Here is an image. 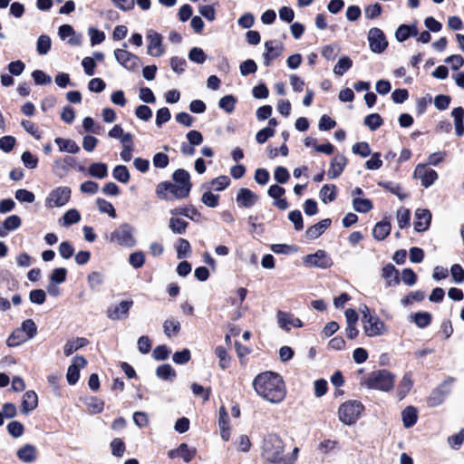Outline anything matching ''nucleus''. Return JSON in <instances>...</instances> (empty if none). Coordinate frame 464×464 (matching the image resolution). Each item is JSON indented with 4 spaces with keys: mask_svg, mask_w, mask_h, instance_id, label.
I'll return each instance as SVG.
<instances>
[{
    "mask_svg": "<svg viewBox=\"0 0 464 464\" xmlns=\"http://www.w3.org/2000/svg\"><path fill=\"white\" fill-rule=\"evenodd\" d=\"M51 45H52V41L48 35H46V34L40 35L37 40V44H36L37 53L41 55L46 54L50 51Z\"/></svg>",
    "mask_w": 464,
    "mask_h": 464,
    "instance_id": "nucleus-47",
    "label": "nucleus"
},
{
    "mask_svg": "<svg viewBox=\"0 0 464 464\" xmlns=\"http://www.w3.org/2000/svg\"><path fill=\"white\" fill-rule=\"evenodd\" d=\"M72 190L69 187L61 186L53 189L45 198L47 208H61L66 205L71 198Z\"/></svg>",
    "mask_w": 464,
    "mask_h": 464,
    "instance_id": "nucleus-8",
    "label": "nucleus"
},
{
    "mask_svg": "<svg viewBox=\"0 0 464 464\" xmlns=\"http://www.w3.org/2000/svg\"><path fill=\"white\" fill-rule=\"evenodd\" d=\"M80 220H81L80 212L75 208H71L63 214L60 222H62L63 226L68 227V226L78 223Z\"/></svg>",
    "mask_w": 464,
    "mask_h": 464,
    "instance_id": "nucleus-40",
    "label": "nucleus"
},
{
    "mask_svg": "<svg viewBox=\"0 0 464 464\" xmlns=\"http://www.w3.org/2000/svg\"><path fill=\"white\" fill-rule=\"evenodd\" d=\"M253 388L261 398L272 404L282 402L286 395L283 378L273 372L259 373L253 381Z\"/></svg>",
    "mask_w": 464,
    "mask_h": 464,
    "instance_id": "nucleus-1",
    "label": "nucleus"
},
{
    "mask_svg": "<svg viewBox=\"0 0 464 464\" xmlns=\"http://www.w3.org/2000/svg\"><path fill=\"white\" fill-rule=\"evenodd\" d=\"M382 124V119L378 113H372L364 118V125L371 130H377Z\"/></svg>",
    "mask_w": 464,
    "mask_h": 464,
    "instance_id": "nucleus-53",
    "label": "nucleus"
},
{
    "mask_svg": "<svg viewBox=\"0 0 464 464\" xmlns=\"http://www.w3.org/2000/svg\"><path fill=\"white\" fill-rule=\"evenodd\" d=\"M87 343L88 341L85 338H76L67 341L63 346V353L65 356H70L80 348L85 346Z\"/></svg>",
    "mask_w": 464,
    "mask_h": 464,
    "instance_id": "nucleus-33",
    "label": "nucleus"
},
{
    "mask_svg": "<svg viewBox=\"0 0 464 464\" xmlns=\"http://www.w3.org/2000/svg\"><path fill=\"white\" fill-rule=\"evenodd\" d=\"M18 459L25 463H31L36 459V448L34 445L26 444L17 450Z\"/></svg>",
    "mask_w": 464,
    "mask_h": 464,
    "instance_id": "nucleus-27",
    "label": "nucleus"
},
{
    "mask_svg": "<svg viewBox=\"0 0 464 464\" xmlns=\"http://www.w3.org/2000/svg\"><path fill=\"white\" fill-rule=\"evenodd\" d=\"M172 178H173V180L175 181V184H178L179 186H187L188 188V192L190 191V188H191V184L189 181L190 176L187 170L179 169L173 173Z\"/></svg>",
    "mask_w": 464,
    "mask_h": 464,
    "instance_id": "nucleus-39",
    "label": "nucleus"
},
{
    "mask_svg": "<svg viewBox=\"0 0 464 464\" xmlns=\"http://www.w3.org/2000/svg\"><path fill=\"white\" fill-rule=\"evenodd\" d=\"M188 227V223L184 219L178 218L177 216H172L169 220V228L174 234H185Z\"/></svg>",
    "mask_w": 464,
    "mask_h": 464,
    "instance_id": "nucleus-30",
    "label": "nucleus"
},
{
    "mask_svg": "<svg viewBox=\"0 0 464 464\" xmlns=\"http://www.w3.org/2000/svg\"><path fill=\"white\" fill-rule=\"evenodd\" d=\"M156 375L160 379L172 381L176 377V372L171 365L162 364L156 369Z\"/></svg>",
    "mask_w": 464,
    "mask_h": 464,
    "instance_id": "nucleus-41",
    "label": "nucleus"
},
{
    "mask_svg": "<svg viewBox=\"0 0 464 464\" xmlns=\"http://www.w3.org/2000/svg\"><path fill=\"white\" fill-rule=\"evenodd\" d=\"M368 41L370 49L376 53H382L388 45L384 34L381 29L376 27L370 29Z\"/></svg>",
    "mask_w": 464,
    "mask_h": 464,
    "instance_id": "nucleus-14",
    "label": "nucleus"
},
{
    "mask_svg": "<svg viewBox=\"0 0 464 464\" xmlns=\"http://www.w3.org/2000/svg\"><path fill=\"white\" fill-rule=\"evenodd\" d=\"M319 198L325 204L334 201L336 198V187L334 185H324L319 192Z\"/></svg>",
    "mask_w": 464,
    "mask_h": 464,
    "instance_id": "nucleus-37",
    "label": "nucleus"
},
{
    "mask_svg": "<svg viewBox=\"0 0 464 464\" xmlns=\"http://www.w3.org/2000/svg\"><path fill=\"white\" fill-rule=\"evenodd\" d=\"M148 41L147 53L152 57H160L165 53L163 37L154 30H148L146 33Z\"/></svg>",
    "mask_w": 464,
    "mask_h": 464,
    "instance_id": "nucleus-10",
    "label": "nucleus"
},
{
    "mask_svg": "<svg viewBox=\"0 0 464 464\" xmlns=\"http://www.w3.org/2000/svg\"><path fill=\"white\" fill-rule=\"evenodd\" d=\"M112 177L121 183H128L130 180V172L126 166L118 165L112 170Z\"/></svg>",
    "mask_w": 464,
    "mask_h": 464,
    "instance_id": "nucleus-44",
    "label": "nucleus"
},
{
    "mask_svg": "<svg viewBox=\"0 0 464 464\" xmlns=\"http://www.w3.org/2000/svg\"><path fill=\"white\" fill-rule=\"evenodd\" d=\"M395 376L387 370H377L372 372L361 380V384L367 389L378 390L388 392L392 390Z\"/></svg>",
    "mask_w": 464,
    "mask_h": 464,
    "instance_id": "nucleus-3",
    "label": "nucleus"
},
{
    "mask_svg": "<svg viewBox=\"0 0 464 464\" xmlns=\"http://www.w3.org/2000/svg\"><path fill=\"white\" fill-rule=\"evenodd\" d=\"M362 323L363 332L369 337L381 336L386 332L385 324L377 315L362 320Z\"/></svg>",
    "mask_w": 464,
    "mask_h": 464,
    "instance_id": "nucleus-12",
    "label": "nucleus"
},
{
    "mask_svg": "<svg viewBox=\"0 0 464 464\" xmlns=\"http://www.w3.org/2000/svg\"><path fill=\"white\" fill-rule=\"evenodd\" d=\"M382 166V160H381V153L375 152L372 154L370 160H368L365 163V167L370 170L379 169Z\"/></svg>",
    "mask_w": 464,
    "mask_h": 464,
    "instance_id": "nucleus-62",
    "label": "nucleus"
},
{
    "mask_svg": "<svg viewBox=\"0 0 464 464\" xmlns=\"http://www.w3.org/2000/svg\"><path fill=\"white\" fill-rule=\"evenodd\" d=\"M451 116L454 119L455 133L458 137L464 134V110L462 107L454 108L451 111Z\"/></svg>",
    "mask_w": 464,
    "mask_h": 464,
    "instance_id": "nucleus-29",
    "label": "nucleus"
},
{
    "mask_svg": "<svg viewBox=\"0 0 464 464\" xmlns=\"http://www.w3.org/2000/svg\"><path fill=\"white\" fill-rule=\"evenodd\" d=\"M454 379L453 378H448L445 380L441 384H440L437 388H435L429 399H428V404L430 407H437L440 404H441L446 397L450 393V387L453 383Z\"/></svg>",
    "mask_w": 464,
    "mask_h": 464,
    "instance_id": "nucleus-11",
    "label": "nucleus"
},
{
    "mask_svg": "<svg viewBox=\"0 0 464 464\" xmlns=\"http://www.w3.org/2000/svg\"><path fill=\"white\" fill-rule=\"evenodd\" d=\"M285 445L280 437L276 434H267L261 445L262 458L273 464H295L297 459L299 449L294 448L291 454H284Z\"/></svg>",
    "mask_w": 464,
    "mask_h": 464,
    "instance_id": "nucleus-2",
    "label": "nucleus"
},
{
    "mask_svg": "<svg viewBox=\"0 0 464 464\" xmlns=\"http://www.w3.org/2000/svg\"><path fill=\"white\" fill-rule=\"evenodd\" d=\"M276 318L279 327L286 332H289L293 327L300 328L303 326L302 321L299 318L295 317L291 313L278 311Z\"/></svg>",
    "mask_w": 464,
    "mask_h": 464,
    "instance_id": "nucleus-15",
    "label": "nucleus"
},
{
    "mask_svg": "<svg viewBox=\"0 0 464 464\" xmlns=\"http://www.w3.org/2000/svg\"><path fill=\"white\" fill-rule=\"evenodd\" d=\"M88 173L93 178L102 179L108 176V167L105 163L95 162L89 166Z\"/></svg>",
    "mask_w": 464,
    "mask_h": 464,
    "instance_id": "nucleus-31",
    "label": "nucleus"
},
{
    "mask_svg": "<svg viewBox=\"0 0 464 464\" xmlns=\"http://www.w3.org/2000/svg\"><path fill=\"white\" fill-rule=\"evenodd\" d=\"M96 204H97V207H98V209L100 210V212L106 213L111 218L116 217L115 208L112 206V204L110 203L109 201H107L103 198H98L96 201Z\"/></svg>",
    "mask_w": 464,
    "mask_h": 464,
    "instance_id": "nucleus-55",
    "label": "nucleus"
},
{
    "mask_svg": "<svg viewBox=\"0 0 464 464\" xmlns=\"http://www.w3.org/2000/svg\"><path fill=\"white\" fill-rule=\"evenodd\" d=\"M237 100L231 95H226L222 97L218 102V106L220 109L224 110L227 113H231L235 110Z\"/></svg>",
    "mask_w": 464,
    "mask_h": 464,
    "instance_id": "nucleus-49",
    "label": "nucleus"
},
{
    "mask_svg": "<svg viewBox=\"0 0 464 464\" xmlns=\"http://www.w3.org/2000/svg\"><path fill=\"white\" fill-rule=\"evenodd\" d=\"M303 263L305 266L322 269L328 268L333 265L331 257L324 250H317L314 254L304 256Z\"/></svg>",
    "mask_w": 464,
    "mask_h": 464,
    "instance_id": "nucleus-9",
    "label": "nucleus"
},
{
    "mask_svg": "<svg viewBox=\"0 0 464 464\" xmlns=\"http://www.w3.org/2000/svg\"><path fill=\"white\" fill-rule=\"evenodd\" d=\"M38 405V397L37 394L34 391H27L22 400L21 407L22 411L24 414L34 410Z\"/></svg>",
    "mask_w": 464,
    "mask_h": 464,
    "instance_id": "nucleus-24",
    "label": "nucleus"
},
{
    "mask_svg": "<svg viewBox=\"0 0 464 464\" xmlns=\"http://www.w3.org/2000/svg\"><path fill=\"white\" fill-rule=\"evenodd\" d=\"M152 162L155 168L164 169L169 165V156L164 152H158L154 155Z\"/></svg>",
    "mask_w": 464,
    "mask_h": 464,
    "instance_id": "nucleus-63",
    "label": "nucleus"
},
{
    "mask_svg": "<svg viewBox=\"0 0 464 464\" xmlns=\"http://www.w3.org/2000/svg\"><path fill=\"white\" fill-rule=\"evenodd\" d=\"M54 142L58 145L59 150L62 152H67L76 154L80 151L78 144L70 139L56 138Z\"/></svg>",
    "mask_w": 464,
    "mask_h": 464,
    "instance_id": "nucleus-28",
    "label": "nucleus"
},
{
    "mask_svg": "<svg viewBox=\"0 0 464 464\" xmlns=\"http://www.w3.org/2000/svg\"><path fill=\"white\" fill-rule=\"evenodd\" d=\"M411 26L407 24H401L397 28L395 32V37L399 42H404L411 36Z\"/></svg>",
    "mask_w": 464,
    "mask_h": 464,
    "instance_id": "nucleus-64",
    "label": "nucleus"
},
{
    "mask_svg": "<svg viewBox=\"0 0 464 464\" xmlns=\"http://www.w3.org/2000/svg\"><path fill=\"white\" fill-rule=\"evenodd\" d=\"M382 277L386 281V286H395L399 284V272L392 264L386 265L382 270Z\"/></svg>",
    "mask_w": 464,
    "mask_h": 464,
    "instance_id": "nucleus-22",
    "label": "nucleus"
},
{
    "mask_svg": "<svg viewBox=\"0 0 464 464\" xmlns=\"http://www.w3.org/2000/svg\"><path fill=\"white\" fill-rule=\"evenodd\" d=\"M135 228L128 223L120 225L110 236V241L124 247H133L137 244Z\"/></svg>",
    "mask_w": 464,
    "mask_h": 464,
    "instance_id": "nucleus-6",
    "label": "nucleus"
},
{
    "mask_svg": "<svg viewBox=\"0 0 464 464\" xmlns=\"http://www.w3.org/2000/svg\"><path fill=\"white\" fill-rule=\"evenodd\" d=\"M131 305V301H121L115 307L108 309V317L112 320H120L128 314Z\"/></svg>",
    "mask_w": 464,
    "mask_h": 464,
    "instance_id": "nucleus-23",
    "label": "nucleus"
},
{
    "mask_svg": "<svg viewBox=\"0 0 464 464\" xmlns=\"http://www.w3.org/2000/svg\"><path fill=\"white\" fill-rule=\"evenodd\" d=\"M239 69L240 73L243 76H246L247 74L256 72L257 70V65L254 60L248 59L240 64Z\"/></svg>",
    "mask_w": 464,
    "mask_h": 464,
    "instance_id": "nucleus-60",
    "label": "nucleus"
},
{
    "mask_svg": "<svg viewBox=\"0 0 464 464\" xmlns=\"http://www.w3.org/2000/svg\"><path fill=\"white\" fill-rule=\"evenodd\" d=\"M188 58L190 61L201 64L206 61V54L201 48L193 47L189 51Z\"/></svg>",
    "mask_w": 464,
    "mask_h": 464,
    "instance_id": "nucleus-59",
    "label": "nucleus"
},
{
    "mask_svg": "<svg viewBox=\"0 0 464 464\" xmlns=\"http://www.w3.org/2000/svg\"><path fill=\"white\" fill-rule=\"evenodd\" d=\"M105 276L98 271H93L87 276L89 287L92 291H97L104 284Z\"/></svg>",
    "mask_w": 464,
    "mask_h": 464,
    "instance_id": "nucleus-34",
    "label": "nucleus"
},
{
    "mask_svg": "<svg viewBox=\"0 0 464 464\" xmlns=\"http://www.w3.org/2000/svg\"><path fill=\"white\" fill-rule=\"evenodd\" d=\"M110 447L111 454L118 458L122 457L126 450L123 440L120 438L113 439L110 444Z\"/></svg>",
    "mask_w": 464,
    "mask_h": 464,
    "instance_id": "nucleus-51",
    "label": "nucleus"
},
{
    "mask_svg": "<svg viewBox=\"0 0 464 464\" xmlns=\"http://www.w3.org/2000/svg\"><path fill=\"white\" fill-rule=\"evenodd\" d=\"M382 11V5L378 3L368 5L364 8V14L368 19H374L381 15Z\"/></svg>",
    "mask_w": 464,
    "mask_h": 464,
    "instance_id": "nucleus-61",
    "label": "nucleus"
},
{
    "mask_svg": "<svg viewBox=\"0 0 464 464\" xmlns=\"http://www.w3.org/2000/svg\"><path fill=\"white\" fill-rule=\"evenodd\" d=\"M352 60L348 56H343L334 65V72L336 75L342 76L346 71H348L352 67Z\"/></svg>",
    "mask_w": 464,
    "mask_h": 464,
    "instance_id": "nucleus-46",
    "label": "nucleus"
},
{
    "mask_svg": "<svg viewBox=\"0 0 464 464\" xmlns=\"http://www.w3.org/2000/svg\"><path fill=\"white\" fill-rule=\"evenodd\" d=\"M86 406L92 414H97L102 411L104 402L96 397H91L86 400Z\"/></svg>",
    "mask_w": 464,
    "mask_h": 464,
    "instance_id": "nucleus-54",
    "label": "nucleus"
},
{
    "mask_svg": "<svg viewBox=\"0 0 464 464\" xmlns=\"http://www.w3.org/2000/svg\"><path fill=\"white\" fill-rule=\"evenodd\" d=\"M187 186H179L170 181H163L157 185L156 195L164 200L181 199L188 196Z\"/></svg>",
    "mask_w": 464,
    "mask_h": 464,
    "instance_id": "nucleus-5",
    "label": "nucleus"
},
{
    "mask_svg": "<svg viewBox=\"0 0 464 464\" xmlns=\"http://www.w3.org/2000/svg\"><path fill=\"white\" fill-rule=\"evenodd\" d=\"M18 330H21V334H25L27 340L33 339L37 334V326L32 319L24 320Z\"/></svg>",
    "mask_w": 464,
    "mask_h": 464,
    "instance_id": "nucleus-42",
    "label": "nucleus"
},
{
    "mask_svg": "<svg viewBox=\"0 0 464 464\" xmlns=\"http://www.w3.org/2000/svg\"><path fill=\"white\" fill-rule=\"evenodd\" d=\"M353 208L357 212L367 213L372 208V204L370 199L354 198L353 200Z\"/></svg>",
    "mask_w": 464,
    "mask_h": 464,
    "instance_id": "nucleus-48",
    "label": "nucleus"
},
{
    "mask_svg": "<svg viewBox=\"0 0 464 464\" xmlns=\"http://www.w3.org/2000/svg\"><path fill=\"white\" fill-rule=\"evenodd\" d=\"M237 203L240 208H249L258 200V196L246 188H239L237 194Z\"/></svg>",
    "mask_w": 464,
    "mask_h": 464,
    "instance_id": "nucleus-18",
    "label": "nucleus"
},
{
    "mask_svg": "<svg viewBox=\"0 0 464 464\" xmlns=\"http://www.w3.org/2000/svg\"><path fill=\"white\" fill-rule=\"evenodd\" d=\"M391 233V224L388 221L382 220L378 222L372 230V235L375 239L383 240Z\"/></svg>",
    "mask_w": 464,
    "mask_h": 464,
    "instance_id": "nucleus-32",
    "label": "nucleus"
},
{
    "mask_svg": "<svg viewBox=\"0 0 464 464\" xmlns=\"http://www.w3.org/2000/svg\"><path fill=\"white\" fill-rule=\"evenodd\" d=\"M163 330L168 337L177 335L180 330V324L177 319H168L163 324Z\"/></svg>",
    "mask_w": 464,
    "mask_h": 464,
    "instance_id": "nucleus-43",
    "label": "nucleus"
},
{
    "mask_svg": "<svg viewBox=\"0 0 464 464\" xmlns=\"http://www.w3.org/2000/svg\"><path fill=\"white\" fill-rule=\"evenodd\" d=\"M331 225V219L324 218L306 230V236L310 239L319 237Z\"/></svg>",
    "mask_w": 464,
    "mask_h": 464,
    "instance_id": "nucleus-26",
    "label": "nucleus"
},
{
    "mask_svg": "<svg viewBox=\"0 0 464 464\" xmlns=\"http://www.w3.org/2000/svg\"><path fill=\"white\" fill-rule=\"evenodd\" d=\"M347 160L343 155L335 156L330 164V169L327 171V176L329 179H334L338 178L342 172L343 171L346 166Z\"/></svg>",
    "mask_w": 464,
    "mask_h": 464,
    "instance_id": "nucleus-20",
    "label": "nucleus"
},
{
    "mask_svg": "<svg viewBox=\"0 0 464 464\" xmlns=\"http://www.w3.org/2000/svg\"><path fill=\"white\" fill-rule=\"evenodd\" d=\"M21 226V218L17 215H12L0 224V237L7 236L8 231L15 230Z\"/></svg>",
    "mask_w": 464,
    "mask_h": 464,
    "instance_id": "nucleus-25",
    "label": "nucleus"
},
{
    "mask_svg": "<svg viewBox=\"0 0 464 464\" xmlns=\"http://www.w3.org/2000/svg\"><path fill=\"white\" fill-rule=\"evenodd\" d=\"M122 46L123 48L115 49L113 52L116 61L128 71H138L140 66V59L126 50L127 44L125 43Z\"/></svg>",
    "mask_w": 464,
    "mask_h": 464,
    "instance_id": "nucleus-7",
    "label": "nucleus"
},
{
    "mask_svg": "<svg viewBox=\"0 0 464 464\" xmlns=\"http://www.w3.org/2000/svg\"><path fill=\"white\" fill-rule=\"evenodd\" d=\"M412 385H413V382L411 380V374L410 373L404 374V376L401 378V381L399 388H398V392H397L398 398L400 400H402L409 393V392L412 388Z\"/></svg>",
    "mask_w": 464,
    "mask_h": 464,
    "instance_id": "nucleus-36",
    "label": "nucleus"
},
{
    "mask_svg": "<svg viewBox=\"0 0 464 464\" xmlns=\"http://www.w3.org/2000/svg\"><path fill=\"white\" fill-rule=\"evenodd\" d=\"M431 221V213L425 208H418L415 211L414 228L418 232L426 231Z\"/></svg>",
    "mask_w": 464,
    "mask_h": 464,
    "instance_id": "nucleus-19",
    "label": "nucleus"
},
{
    "mask_svg": "<svg viewBox=\"0 0 464 464\" xmlns=\"http://www.w3.org/2000/svg\"><path fill=\"white\" fill-rule=\"evenodd\" d=\"M364 407L362 403L356 400H351L343 402L338 409L339 420L344 425L355 423L361 417Z\"/></svg>",
    "mask_w": 464,
    "mask_h": 464,
    "instance_id": "nucleus-4",
    "label": "nucleus"
},
{
    "mask_svg": "<svg viewBox=\"0 0 464 464\" xmlns=\"http://www.w3.org/2000/svg\"><path fill=\"white\" fill-rule=\"evenodd\" d=\"M401 417L404 427L410 428L417 421V411L414 407L408 406L401 412Z\"/></svg>",
    "mask_w": 464,
    "mask_h": 464,
    "instance_id": "nucleus-35",
    "label": "nucleus"
},
{
    "mask_svg": "<svg viewBox=\"0 0 464 464\" xmlns=\"http://www.w3.org/2000/svg\"><path fill=\"white\" fill-rule=\"evenodd\" d=\"M27 339L22 336L21 330L16 329L14 331L6 340V344L9 347H16L25 343Z\"/></svg>",
    "mask_w": 464,
    "mask_h": 464,
    "instance_id": "nucleus-52",
    "label": "nucleus"
},
{
    "mask_svg": "<svg viewBox=\"0 0 464 464\" xmlns=\"http://www.w3.org/2000/svg\"><path fill=\"white\" fill-rule=\"evenodd\" d=\"M413 322L420 328L427 327L431 322V315L428 312H418L411 315Z\"/></svg>",
    "mask_w": 464,
    "mask_h": 464,
    "instance_id": "nucleus-45",
    "label": "nucleus"
},
{
    "mask_svg": "<svg viewBox=\"0 0 464 464\" xmlns=\"http://www.w3.org/2000/svg\"><path fill=\"white\" fill-rule=\"evenodd\" d=\"M215 354L219 359V366L222 369H227L230 362V357L228 356L227 350L223 346H218L215 349Z\"/></svg>",
    "mask_w": 464,
    "mask_h": 464,
    "instance_id": "nucleus-56",
    "label": "nucleus"
},
{
    "mask_svg": "<svg viewBox=\"0 0 464 464\" xmlns=\"http://www.w3.org/2000/svg\"><path fill=\"white\" fill-rule=\"evenodd\" d=\"M175 248L177 251V257L179 259H183L188 256L191 253L190 244L185 238H179L175 244Z\"/></svg>",
    "mask_w": 464,
    "mask_h": 464,
    "instance_id": "nucleus-38",
    "label": "nucleus"
},
{
    "mask_svg": "<svg viewBox=\"0 0 464 464\" xmlns=\"http://www.w3.org/2000/svg\"><path fill=\"white\" fill-rule=\"evenodd\" d=\"M87 362L82 356H75L73 358L72 363L68 367L67 370V382L69 384H75L80 377V369L84 368Z\"/></svg>",
    "mask_w": 464,
    "mask_h": 464,
    "instance_id": "nucleus-17",
    "label": "nucleus"
},
{
    "mask_svg": "<svg viewBox=\"0 0 464 464\" xmlns=\"http://www.w3.org/2000/svg\"><path fill=\"white\" fill-rule=\"evenodd\" d=\"M196 450L195 449H189L187 444L182 443L179 446V448L175 450H171L169 452V457L170 459L174 458H181L185 462H189L195 456Z\"/></svg>",
    "mask_w": 464,
    "mask_h": 464,
    "instance_id": "nucleus-21",
    "label": "nucleus"
},
{
    "mask_svg": "<svg viewBox=\"0 0 464 464\" xmlns=\"http://www.w3.org/2000/svg\"><path fill=\"white\" fill-rule=\"evenodd\" d=\"M32 77L36 84L44 85L52 82V78L42 70H35L32 72Z\"/></svg>",
    "mask_w": 464,
    "mask_h": 464,
    "instance_id": "nucleus-58",
    "label": "nucleus"
},
{
    "mask_svg": "<svg viewBox=\"0 0 464 464\" xmlns=\"http://www.w3.org/2000/svg\"><path fill=\"white\" fill-rule=\"evenodd\" d=\"M413 178L420 179L424 188H429L438 179V173L429 169L427 164H418L414 169Z\"/></svg>",
    "mask_w": 464,
    "mask_h": 464,
    "instance_id": "nucleus-13",
    "label": "nucleus"
},
{
    "mask_svg": "<svg viewBox=\"0 0 464 464\" xmlns=\"http://www.w3.org/2000/svg\"><path fill=\"white\" fill-rule=\"evenodd\" d=\"M411 212L408 208H400L397 210V222L400 228H404L410 225Z\"/></svg>",
    "mask_w": 464,
    "mask_h": 464,
    "instance_id": "nucleus-50",
    "label": "nucleus"
},
{
    "mask_svg": "<svg viewBox=\"0 0 464 464\" xmlns=\"http://www.w3.org/2000/svg\"><path fill=\"white\" fill-rule=\"evenodd\" d=\"M266 52L263 54L264 63L269 66L271 62L280 56L283 53V44L277 41H267L265 43Z\"/></svg>",
    "mask_w": 464,
    "mask_h": 464,
    "instance_id": "nucleus-16",
    "label": "nucleus"
},
{
    "mask_svg": "<svg viewBox=\"0 0 464 464\" xmlns=\"http://www.w3.org/2000/svg\"><path fill=\"white\" fill-rule=\"evenodd\" d=\"M14 197L18 201L26 203H33L35 199V196L33 192L23 188L16 190Z\"/></svg>",
    "mask_w": 464,
    "mask_h": 464,
    "instance_id": "nucleus-57",
    "label": "nucleus"
}]
</instances>
